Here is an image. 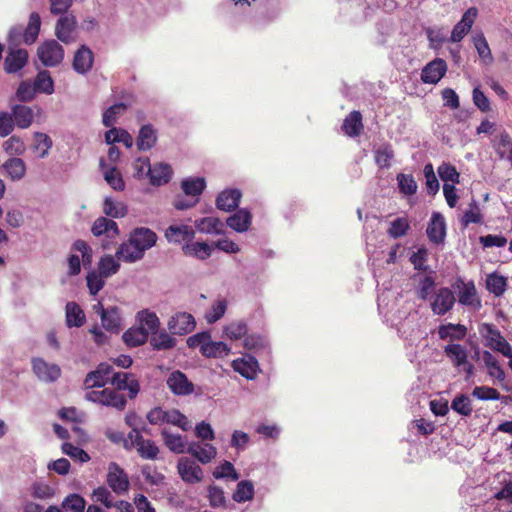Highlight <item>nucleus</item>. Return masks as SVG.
<instances>
[{"instance_id": "6ab92c4d", "label": "nucleus", "mask_w": 512, "mask_h": 512, "mask_svg": "<svg viewBox=\"0 0 512 512\" xmlns=\"http://www.w3.org/2000/svg\"><path fill=\"white\" fill-rule=\"evenodd\" d=\"M477 16V9L474 7L469 8L463 15L461 20L454 26L450 40L452 42L461 41L464 36L470 31Z\"/></svg>"}, {"instance_id": "2eb2a0df", "label": "nucleus", "mask_w": 512, "mask_h": 512, "mask_svg": "<svg viewBox=\"0 0 512 512\" xmlns=\"http://www.w3.org/2000/svg\"><path fill=\"white\" fill-rule=\"evenodd\" d=\"M182 480L189 484L198 483L203 478L201 467L189 458H181L177 464Z\"/></svg>"}, {"instance_id": "dca6fc26", "label": "nucleus", "mask_w": 512, "mask_h": 512, "mask_svg": "<svg viewBox=\"0 0 512 512\" xmlns=\"http://www.w3.org/2000/svg\"><path fill=\"white\" fill-rule=\"evenodd\" d=\"M110 383L115 386L117 390H128L130 399L135 398L140 390L138 380H136L133 375L125 372L112 373Z\"/></svg>"}, {"instance_id": "ddd939ff", "label": "nucleus", "mask_w": 512, "mask_h": 512, "mask_svg": "<svg viewBox=\"0 0 512 512\" xmlns=\"http://www.w3.org/2000/svg\"><path fill=\"white\" fill-rule=\"evenodd\" d=\"M447 72V63L441 58L430 61L421 71V80L425 84H437Z\"/></svg>"}, {"instance_id": "393cba45", "label": "nucleus", "mask_w": 512, "mask_h": 512, "mask_svg": "<svg viewBox=\"0 0 512 512\" xmlns=\"http://www.w3.org/2000/svg\"><path fill=\"white\" fill-rule=\"evenodd\" d=\"M27 60L28 52L26 50H10L5 58V71L15 73L25 66Z\"/></svg>"}, {"instance_id": "774afa93", "label": "nucleus", "mask_w": 512, "mask_h": 512, "mask_svg": "<svg viewBox=\"0 0 512 512\" xmlns=\"http://www.w3.org/2000/svg\"><path fill=\"white\" fill-rule=\"evenodd\" d=\"M105 277L96 271H91L86 276L87 287L91 295H96L105 285Z\"/></svg>"}, {"instance_id": "37998d69", "label": "nucleus", "mask_w": 512, "mask_h": 512, "mask_svg": "<svg viewBox=\"0 0 512 512\" xmlns=\"http://www.w3.org/2000/svg\"><path fill=\"white\" fill-rule=\"evenodd\" d=\"M230 348L224 342H215L210 338L208 343L202 347V355L205 357L222 358L227 356Z\"/></svg>"}, {"instance_id": "39448f33", "label": "nucleus", "mask_w": 512, "mask_h": 512, "mask_svg": "<svg viewBox=\"0 0 512 512\" xmlns=\"http://www.w3.org/2000/svg\"><path fill=\"white\" fill-rule=\"evenodd\" d=\"M88 401L99 403L104 406L116 408L119 411L125 409L127 400L125 396L112 389H103L101 391H90L85 394Z\"/></svg>"}, {"instance_id": "a18cd8bd", "label": "nucleus", "mask_w": 512, "mask_h": 512, "mask_svg": "<svg viewBox=\"0 0 512 512\" xmlns=\"http://www.w3.org/2000/svg\"><path fill=\"white\" fill-rule=\"evenodd\" d=\"M451 409L463 417H469L473 412L472 401L465 394H458L451 402Z\"/></svg>"}, {"instance_id": "9b49d317", "label": "nucleus", "mask_w": 512, "mask_h": 512, "mask_svg": "<svg viewBox=\"0 0 512 512\" xmlns=\"http://www.w3.org/2000/svg\"><path fill=\"white\" fill-rule=\"evenodd\" d=\"M453 287L458 290V301L460 304L476 308L481 306V302L477 297L476 287L472 281L464 282L459 278Z\"/></svg>"}, {"instance_id": "338daca9", "label": "nucleus", "mask_w": 512, "mask_h": 512, "mask_svg": "<svg viewBox=\"0 0 512 512\" xmlns=\"http://www.w3.org/2000/svg\"><path fill=\"white\" fill-rule=\"evenodd\" d=\"M497 152L501 158H507L512 162V139L507 132H502L499 137Z\"/></svg>"}, {"instance_id": "ea45409f", "label": "nucleus", "mask_w": 512, "mask_h": 512, "mask_svg": "<svg viewBox=\"0 0 512 512\" xmlns=\"http://www.w3.org/2000/svg\"><path fill=\"white\" fill-rule=\"evenodd\" d=\"M148 336L146 331L140 327H132L125 331L122 335V339L125 344L129 347H137L144 344Z\"/></svg>"}, {"instance_id": "864d4df0", "label": "nucleus", "mask_w": 512, "mask_h": 512, "mask_svg": "<svg viewBox=\"0 0 512 512\" xmlns=\"http://www.w3.org/2000/svg\"><path fill=\"white\" fill-rule=\"evenodd\" d=\"M482 222V214L476 200H472L469 204V208L464 212L461 223L464 228H466L471 223H481Z\"/></svg>"}, {"instance_id": "423d86ee", "label": "nucleus", "mask_w": 512, "mask_h": 512, "mask_svg": "<svg viewBox=\"0 0 512 512\" xmlns=\"http://www.w3.org/2000/svg\"><path fill=\"white\" fill-rule=\"evenodd\" d=\"M130 446L135 447L139 456L146 460H155L159 454V447L150 439H144L140 430L130 431L128 433Z\"/></svg>"}, {"instance_id": "8fccbe9b", "label": "nucleus", "mask_w": 512, "mask_h": 512, "mask_svg": "<svg viewBox=\"0 0 512 512\" xmlns=\"http://www.w3.org/2000/svg\"><path fill=\"white\" fill-rule=\"evenodd\" d=\"M120 269V264L112 255H104L98 263V273L105 278L116 274Z\"/></svg>"}, {"instance_id": "c03bdc74", "label": "nucleus", "mask_w": 512, "mask_h": 512, "mask_svg": "<svg viewBox=\"0 0 512 512\" xmlns=\"http://www.w3.org/2000/svg\"><path fill=\"white\" fill-rule=\"evenodd\" d=\"M473 43L481 60L487 65L492 64L494 59L485 36L482 33L475 35Z\"/></svg>"}, {"instance_id": "58836bf2", "label": "nucleus", "mask_w": 512, "mask_h": 512, "mask_svg": "<svg viewBox=\"0 0 512 512\" xmlns=\"http://www.w3.org/2000/svg\"><path fill=\"white\" fill-rule=\"evenodd\" d=\"M14 124L19 128H27L32 123V110L25 105L12 106Z\"/></svg>"}, {"instance_id": "bf43d9fd", "label": "nucleus", "mask_w": 512, "mask_h": 512, "mask_svg": "<svg viewBox=\"0 0 512 512\" xmlns=\"http://www.w3.org/2000/svg\"><path fill=\"white\" fill-rule=\"evenodd\" d=\"M61 449L64 454L68 455L73 460L79 461L80 463H85L90 460V456L85 450L74 446L72 443H63Z\"/></svg>"}, {"instance_id": "b1692460", "label": "nucleus", "mask_w": 512, "mask_h": 512, "mask_svg": "<svg viewBox=\"0 0 512 512\" xmlns=\"http://www.w3.org/2000/svg\"><path fill=\"white\" fill-rule=\"evenodd\" d=\"M241 196L242 194L238 189L224 190L218 195L216 206L222 211H233L238 207Z\"/></svg>"}, {"instance_id": "603ef678", "label": "nucleus", "mask_w": 512, "mask_h": 512, "mask_svg": "<svg viewBox=\"0 0 512 512\" xmlns=\"http://www.w3.org/2000/svg\"><path fill=\"white\" fill-rule=\"evenodd\" d=\"M375 162L380 168H389L394 157V151L389 144H384L374 151Z\"/></svg>"}, {"instance_id": "4d7b16f0", "label": "nucleus", "mask_w": 512, "mask_h": 512, "mask_svg": "<svg viewBox=\"0 0 512 512\" xmlns=\"http://www.w3.org/2000/svg\"><path fill=\"white\" fill-rule=\"evenodd\" d=\"M397 182L401 193L410 196L417 192V183L411 174L399 173Z\"/></svg>"}, {"instance_id": "f704fd0d", "label": "nucleus", "mask_w": 512, "mask_h": 512, "mask_svg": "<svg viewBox=\"0 0 512 512\" xmlns=\"http://www.w3.org/2000/svg\"><path fill=\"white\" fill-rule=\"evenodd\" d=\"M161 435L166 447L176 454L185 453L187 442L180 434H172L167 429L161 431Z\"/></svg>"}, {"instance_id": "2f4dec72", "label": "nucleus", "mask_w": 512, "mask_h": 512, "mask_svg": "<svg viewBox=\"0 0 512 512\" xmlns=\"http://www.w3.org/2000/svg\"><path fill=\"white\" fill-rule=\"evenodd\" d=\"M157 141V135L154 128L150 125H143L140 128L139 135L136 141L138 150L146 151L151 149Z\"/></svg>"}, {"instance_id": "e433bc0d", "label": "nucleus", "mask_w": 512, "mask_h": 512, "mask_svg": "<svg viewBox=\"0 0 512 512\" xmlns=\"http://www.w3.org/2000/svg\"><path fill=\"white\" fill-rule=\"evenodd\" d=\"M482 360L485 367L488 369L490 377L495 378L500 382L505 380V372L491 352L485 350L482 354Z\"/></svg>"}, {"instance_id": "a211bd4d", "label": "nucleus", "mask_w": 512, "mask_h": 512, "mask_svg": "<svg viewBox=\"0 0 512 512\" xmlns=\"http://www.w3.org/2000/svg\"><path fill=\"white\" fill-rule=\"evenodd\" d=\"M195 237V231L191 226L180 224L170 225L165 231V238L169 243L180 244L189 243Z\"/></svg>"}, {"instance_id": "20e7f679", "label": "nucleus", "mask_w": 512, "mask_h": 512, "mask_svg": "<svg viewBox=\"0 0 512 512\" xmlns=\"http://www.w3.org/2000/svg\"><path fill=\"white\" fill-rule=\"evenodd\" d=\"M78 22L72 13L60 15L55 24V36L64 44H72L77 40Z\"/></svg>"}, {"instance_id": "c85d7f7f", "label": "nucleus", "mask_w": 512, "mask_h": 512, "mask_svg": "<svg viewBox=\"0 0 512 512\" xmlns=\"http://www.w3.org/2000/svg\"><path fill=\"white\" fill-rule=\"evenodd\" d=\"M147 174L150 177V182L153 185H162L167 183L172 176V169L170 165L159 163L154 166H149Z\"/></svg>"}, {"instance_id": "3c124183", "label": "nucleus", "mask_w": 512, "mask_h": 512, "mask_svg": "<svg viewBox=\"0 0 512 512\" xmlns=\"http://www.w3.org/2000/svg\"><path fill=\"white\" fill-rule=\"evenodd\" d=\"M254 486L251 481L243 480L237 484V488L233 493V500L241 503L249 501L253 498Z\"/></svg>"}, {"instance_id": "f8f14e48", "label": "nucleus", "mask_w": 512, "mask_h": 512, "mask_svg": "<svg viewBox=\"0 0 512 512\" xmlns=\"http://www.w3.org/2000/svg\"><path fill=\"white\" fill-rule=\"evenodd\" d=\"M114 368L110 364L100 363L96 370L89 372L84 380L86 389L94 387H104L110 382V375L113 373Z\"/></svg>"}, {"instance_id": "72a5a7b5", "label": "nucleus", "mask_w": 512, "mask_h": 512, "mask_svg": "<svg viewBox=\"0 0 512 512\" xmlns=\"http://www.w3.org/2000/svg\"><path fill=\"white\" fill-rule=\"evenodd\" d=\"M51 95L54 92V81L47 70H40L34 77V93Z\"/></svg>"}, {"instance_id": "6e6d98bb", "label": "nucleus", "mask_w": 512, "mask_h": 512, "mask_svg": "<svg viewBox=\"0 0 512 512\" xmlns=\"http://www.w3.org/2000/svg\"><path fill=\"white\" fill-rule=\"evenodd\" d=\"M127 109V105L124 103H117L110 106L103 113L102 122L105 127H112L119 115H121Z\"/></svg>"}, {"instance_id": "5701e85b", "label": "nucleus", "mask_w": 512, "mask_h": 512, "mask_svg": "<svg viewBox=\"0 0 512 512\" xmlns=\"http://www.w3.org/2000/svg\"><path fill=\"white\" fill-rule=\"evenodd\" d=\"M232 367L234 371L238 372L246 379L253 380L257 376L258 362L254 357L250 355L234 360L232 362Z\"/></svg>"}, {"instance_id": "a19ab883", "label": "nucleus", "mask_w": 512, "mask_h": 512, "mask_svg": "<svg viewBox=\"0 0 512 512\" xmlns=\"http://www.w3.org/2000/svg\"><path fill=\"white\" fill-rule=\"evenodd\" d=\"M506 287L507 279L504 276L496 272L487 275L486 288L490 293L499 297L504 294Z\"/></svg>"}, {"instance_id": "0eeeda50", "label": "nucleus", "mask_w": 512, "mask_h": 512, "mask_svg": "<svg viewBox=\"0 0 512 512\" xmlns=\"http://www.w3.org/2000/svg\"><path fill=\"white\" fill-rule=\"evenodd\" d=\"M167 327L172 335L183 336L191 333L196 327V321L192 314L177 312L170 317Z\"/></svg>"}, {"instance_id": "6e6552de", "label": "nucleus", "mask_w": 512, "mask_h": 512, "mask_svg": "<svg viewBox=\"0 0 512 512\" xmlns=\"http://www.w3.org/2000/svg\"><path fill=\"white\" fill-rule=\"evenodd\" d=\"M455 302L453 291L448 287H441L432 297L430 307L435 315L442 316L453 308Z\"/></svg>"}, {"instance_id": "412c9836", "label": "nucleus", "mask_w": 512, "mask_h": 512, "mask_svg": "<svg viewBox=\"0 0 512 512\" xmlns=\"http://www.w3.org/2000/svg\"><path fill=\"white\" fill-rule=\"evenodd\" d=\"M429 240L435 244L442 243L446 235V225L444 217L434 212L426 230Z\"/></svg>"}, {"instance_id": "f3484780", "label": "nucleus", "mask_w": 512, "mask_h": 512, "mask_svg": "<svg viewBox=\"0 0 512 512\" xmlns=\"http://www.w3.org/2000/svg\"><path fill=\"white\" fill-rule=\"evenodd\" d=\"M93 63L94 53L88 46L81 45L74 54L72 62L73 69L78 74L84 75L92 69Z\"/></svg>"}, {"instance_id": "de8ad7c7", "label": "nucleus", "mask_w": 512, "mask_h": 512, "mask_svg": "<svg viewBox=\"0 0 512 512\" xmlns=\"http://www.w3.org/2000/svg\"><path fill=\"white\" fill-rule=\"evenodd\" d=\"M103 212L111 218H122L127 215V207L123 202H115L112 198L106 197L103 202Z\"/></svg>"}, {"instance_id": "052dcab7", "label": "nucleus", "mask_w": 512, "mask_h": 512, "mask_svg": "<svg viewBox=\"0 0 512 512\" xmlns=\"http://www.w3.org/2000/svg\"><path fill=\"white\" fill-rule=\"evenodd\" d=\"M423 173L426 179V189L429 195H435L439 191V181L435 175L433 165L427 163L424 166Z\"/></svg>"}, {"instance_id": "f257e3e1", "label": "nucleus", "mask_w": 512, "mask_h": 512, "mask_svg": "<svg viewBox=\"0 0 512 512\" xmlns=\"http://www.w3.org/2000/svg\"><path fill=\"white\" fill-rule=\"evenodd\" d=\"M157 234L147 227H136L129 233L127 241L120 244L115 256L125 263H135L144 258L147 250L157 243Z\"/></svg>"}, {"instance_id": "69168bd1", "label": "nucleus", "mask_w": 512, "mask_h": 512, "mask_svg": "<svg viewBox=\"0 0 512 512\" xmlns=\"http://www.w3.org/2000/svg\"><path fill=\"white\" fill-rule=\"evenodd\" d=\"M247 331V325L243 321L232 322L224 328L225 335L232 340L242 338L247 334Z\"/></svg>"}, {"instance_id": "cd10ccee", "label": "nucleus", "mask_w": 512, "mask_h": 512, "mask_svg": "<svg viewBox=\"0 0 512 512\" xmlns=\"http://www.w3.org/2000/svg\"><path fill=\"white\" fill-rule=\"evenodd\" d=\"M139 327L146 331L147 335L155 333L160 326L159 318L156 313L143 309L136 315Z\"/></svg>"}, {"instance_id": "1a4fd4ad", "label": "nucleus", "mask_w": 512, "mask_h": 512, "mask_svg": "<svg viewBox=\"0 0 512 512\" xmlns=\"http://www.w3.org/2000/svg\"><path fill=\"white\" fill-rule=\"evenodd\" d=\"M168 388L174 395L186 396L194 392V384L180 370H175L166 379Z\"/></svg>"}, {"instance_id": "49530a36", "label": "nucleus", "mask_w": 512, "mask_h": 512, "mask_svg": "<svg viewBox=\"0 0 512 512\" xmlns=\"http://www.w3.org/2000/svg\"><path fill=\"white\" fill-rule=\"evenodd\" d=\"M206 187L205 179L202 177L187 178L181 182L183 192L188 196L198 197Z\"/></svg>"}, {"instance_id": "13d9d810", "label": "nucleus", "mask_w": 512, "mask_h": 512, "mask_svg": "<svg viewBox=\"0 0 512 512\" xmlns=\"http://www.w3.org/2000/svg\"><path fill=\"white\" fill-rule=\"evenodd\" d=\"M439 177L446 183L451 181L453 184L460 182V174L456 167L450 163L443 162L437 169Z\"/></svg>"}, {"instance_id": "7c9ffc66", "label": "nucleus", "mask_w": 512, "mask_h": 512, "mask_svg": "<svg viewBox=\"0 0 512 512\" xmlns=\"http://www.w3.org/2000/svg\"><path fill=\"white\" fill-rule=\"evenodd\" d=\"M176 339L169 334L166 330H157L152 333L150 344L154 350H169L176 346Z\"/></svg>"}, {"instance_id": "9d476101", "label": "nucleus", "mask_w": 512, "mask_h": 512, "mask_svg": "<svg viewBox=\"0 0 512 512\" xmlns=\"http://www.w3.org/2000/svg\"><path fill=\"white\" fill-rule=\"evenodd\" d=\"M107 484L117 494H122L129 488V480L127 474L115 462H111L109 464Z\"/></svg>"}, {"instance_id": "f03ea898", "label": "nucleus", "mask_w": 512, "mask_h": 512, "mask_svg": "<svg viewBox=\"0 0 512 512\" xmlns=\"http://www.w3.org/2000/svg\"><path fill=\"white\" fill-rule=\"evenodd\" d=\"M479 333L484 339V344L493 351L501 353L503 356L512 358V347L502 336L499 329L490 323H482L479 326Z\"/></svg>"}, {"instance_id": "c756f323", "label": "nucleus", "mask_w": 512, "mask_h": 512, "mask_svg": "<svg viewBox=\"0 0 512 512\" xmlns=\"http://www.w3.org/2000/svg\"><path fill=\"white\" fill-rule=\"evenodd\" d=\"M342 129L346 135L357 137L363 130L362 115L359 111H352L343 121Z\"/></svg>"}, {"instance_id": "7ed1b4c3", "label": "nucleus", "mask_w": 512, "mask_h": 512, "mask_svg": "<svg viewBox=\"0 0 512 512\" xmlns=\"http://www.w3.org/2000/svg\"><path fill=\"white\" fill-rule=\"evenodd\" d=\"M37 56L44 66L56 67L64 59V49L57 40L49 39L38 46Z\"/></svg>"}, {"instance_id": "5fc2aeb1", "label": "nucleus", "mask_w": 512, "mask_h": 512, "mask_svg": "<svg viewBox=\"0 0 512 512\" xmlns=\"http://www.w3.org/2000/svg\"><path fill=\"white\" fill-rule=\"evenodd\" d=\"M165 423L175 425L183 431H188L191 427L187 417L177 409L166 411Z\"/></svg>"}, {"instance_id": "4c0bfd02", "label": "nucleus", "mask_w": 512, "mask_h": 512, "mask_svg": "<svg viewBox=\"0 0 512 512\" xmlns=\"http://www.w3.org/2000/svg\"><path fill=\"white\" fill-rule=\"evenodd\" d=\"M444 352L451 359L455 367L467 364V350L462 345L448 344L444 347Z\"/></svg>"}, {"instance_id": "4be33fe9", "label": "nucleus", "mask_w": 512, "mask_h": 512, "mask_svg": "<svg viewBox=\"0 0 512 512\" xmlns=\"http://www.w3.org/2000/svg\"><path fill=\"white\" fill-rule=\"evenodd\" d=\"M91 232L96 237L106 235L110 239H115L119 235V228L114 220L98 217L92 225Z\"/></svg>"}, {"instance_id": "09e8293b", "label": "nucleus", "mask_w": 512, "mask_h": 512, "mask_svg": "<svg viewBox=\"0 0 512 512\" xmlns=\"http://www.w3.org/2000/svg\"><path fill=\"white\" fill-rule=\"evenodd\" d=\"M2 168L12 180H20L26 171L25 164L20 158H11L6 161Z\"/></svg>"}, {"instance_id": "680f3d73", "label": "nucleus", "mask_w": 512, "mask_h": 512, "mask_svg": "<svg viewBox=\"0 0 512 512\" xmlns=\"http://www.w3.org/2000/svg\"><path fill=\"white\" fill-rule=\"evenodd\" d=\"M86 506L85 499L79 494H70L62 502V507L72 512H84Z\"/></svg>"}, {"instance_id": "c9c22d12", "label": "nucleus", "mask_w": 512, "mask_h": 512, "mask_svg": "<svg viewBox=\"0 0 512 512\" xmlns=\"http://www.w3.org/2000/svg\"><path fill=\"white\" fill-rule=\"evenodd\" d=\"M196 228L201 233L219 235L223 233L224 223L216 217H205L196 221Z\"/></svg>"}, {"instance_id": "0e129e2a", "label": "nucleus", "mask_w": 512, "mask_h": 512, "mask_svg": "<svg viewBox=\"0 0 512 512\" xmlns=\"http://www.w3.org/2000/svg\"><path fill=\"white\" fill-rule=\"evenodd\" d=\"M141 473L145 481L154 486H161L164 484L165 477L162 473L158 472L155 467L144 465L141 468Z\"/></svg>"}, {"instance_id": "aec40b11", "label": "nucleus", "mask_w": 512, "mask_h": 512, "mask_svg": "<svg viewBox=\"0 0 512 512\" xmlns=\"http://www.w3.org/2000/svg\"><path fill=\"white\" fill-rule=\"evenodd\" d=\"M102 327L113 334H118L123 329V319L120 308L117 306L107 307L101 318Z\"/></svg>"}, {"instance_id": "e2e57ef3", "label": "nucleus", "mask_w": 512, "mask_h": 512, "mask_svg": "<svg viewBox=\"0 0 512 512\" xmlns=\"http://www.w3.org/2000/svg\"><path fill=\"white\" fill-rule=\"evenodd\" d=\"M104 179L116 191H123L125 188L123 177L116 167L109 168L104 173Z\"/></svg>"}, {"instance_id": "4468645a", "label": "nucleus", "mask_w": 512, "mask_h": 512, "mask_svg": "<svg viewBox=\"0 0 512 512\" xmlns=\"http://www.w3.org/2000/svg\"><path fill=\"white\" fill-rule=\"evenodd\" d=\"M61 368L55 363H49L41 358L34 359V374L40 381L53 383L61 376Z\"/></svg>"}, {"instance_id": "473e14b6", "label": "nucleus", "mask_w": 512, "mask_h": 512, "mask_svg": "<svg viewBox=\"0 0 512 512\" xmlns=\"http://www.w3.org/2000/svg\"><path fill=\"white\" fill-rule=\"evenodd\" d=\"M182 251L186 256L205 260L211 255V247L205 242H189L183 245Z\"/></svg>"}, {"instance_id": "bb28decb", "label": "nucleus", "mask_w": 512, "mask_h": 512, "mask_svg": "<svg viewBox=\"0 0 512 512\" xmlns=\"http://www.w3.org/2000/svg\"><path fill=\"white\" fill-rule=\"evenodd\" d=\"M66 325L69 328L81 327L86 321L82 308L76 302H68L65 307Z\"/></svg>"}, {"instance_id": "a878e982", "label": "nucleus", "mask_w": 512, "mask_h": 512, "mask_svg": "<svg viewBox=\"0 0 512 512\" xmlns=\"http://www.w3.org/2000/svg\"><path fill=\"white\" fill-rule=\"evenodd\" d=\"M252 215L247 209H240L227 218L226 224L236 232L242 233L249 229Z\"/></svg>"}, {"instance_id": "79ce46f5", "label": "nucleus", "mask_w": 512, "mask_h": 512, "mask_svg": "<svg viewBox=\"0 0 512 512\" xmlns=\"http://www.w3.org/2000/svg\"><path fill=\"white\" fill-rule=\"evenodd\" d=\"M53 145V141L45 133L34 132V154L38 158H45Z\"/></svg>"}]
</instances>
